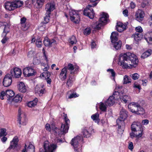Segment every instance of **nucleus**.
Listing matches in <instances>:
<instances>
[{
  "instance_id": "obj_57",
  "label": "nucleus",
  "mask_w": 152,
  "mask_h": 152,
  "mask_svg": "<svg viewBox=\"0 0 152 152\" xmlns=\"http://www.w3.org/2000/svg\"><path fill=\"white\" fill-rule=\"evenodd\" d=\"M3 37V38L2 39L1 42L2 44L5 43L7 40L9 39V38L7 37L6 36H2Z\"/></svg>"
},
{
  "instance_id": "obj_12",
  "label": "nucleus",
  "mask_w": 152,
  "mask_h": 152,
  "mask_svg": "<svg viewBox=\"0 0 152 152\" xmlns=\"http://www.w3.org/2000/svg\"><path fill=\"white\" fill-rule=\"evenodd\" d=\"M17 121L20 125H25L26 124V119L23 113H21L20 109L18 110V118Z\"/></svg>"
},
{
  "instance_id": "obj_55",
  "label": "nucleus",
  "mask_w": 152,
  "mask_h": 152,
  "mask_svg": "<svg viewBox=\"0 0 152 152\" xmlns=\"http://www.w3.org/2000/svg\"><path fill=\"white\" fill-rule=\"evenodd\" d=\"M34 50H31L28 52L27 56L28 57H31L34 56Z\"/></svg>"
},
{
  "instance_id": "obj_34",
  "label": "nucleus",
  "mask_w": 152,
  "mask_h": 152,
  "mask_svg": "<svg viewBox=\"0 0 152 152\" xmlns=\"http://www.w3.org/2000/svg\"><path fill=\"white\" fill-rule=\"evenodd\" d=\"M152 53V50L151 49H148L143 53L141 56V58H145L150 56Z\"/></svg>"
},
{
  "instance_id": "obj_28",
  "label": "nucleus",
  "mask_w": 152,
  "mask_h": 152,
  "mask_svg": "<svg viewBox=\"0 0 152 152\" xmlns=\"http://www.w3.org/2000/svg\"><path fill=\"white\" fill-rule=\"evenodd\" d=\"M69 124H67L65 123V124H62L60 129L61 131V134H64L66 133H67L69 128L68 126Z\"/></svg>"
},
{
  "instance_id": "obj_48",
  "label": "nucleus",
  "mask_w": 152,
  "mask_h": 152,
  "mask_svg": "<svg viewBox=\"0 0 152 152\" xmlns=\"http://www.w3.org/2000/svg\"><path fill=\"white\" fill-rule=\"evenodd\" d=\"M106 103L105 104L103 102H101L99 106V107L101 110L103 111H105L106 110L107 107Z\"/></svg>"
},
{
  "instance_id": "obj_10",
  "label": "nucleus",
  "mask_w": 152,
  "mask_h": 152,
  "mask_svg": "<svg viewBox=\"0 0 152 152\" xmlns=\"http://www.w3.org/2000/svg\"><path fill=\"white\" fill-rule=\"evenodd\" d=\"M80 138L79 136H77L72 140L71 143L73 146L75 152H80L81 151V146L78 144Z\"/></svg>"
},
{
  "instance_id": "obj_37",
  "label": "nucleus",
  "mask_w": 152,
  "mask_h": 152,
  "mask_svg": "<svg viewBox=\"0 0 152 152\" xmlns=\"http://www.w3.org/2000/svg\"><path fill=\"white\" fill-rule=\"evenodd\" d=\"M68 42L71 44L73 45L77 43V40L75 36L73 35L69 38Z\"/></svg>"
},
{
  "instance_id": "obj_50",
  "label": "nucleus",
  "mask_w": 152,
  "mask_h": 152,
  "mask_svg": "<svg viewBox=\"0 0 152 152\" xmlns=\"http://www.w3.org/2000/svg\"><path fill=\"white\" fill-rule=\"evenodd\" d=\"M29 149L31 150L30 151H31V152H34L35 151V148L34 146L31 144L30 143L29 145V146L28 148L27 151L28 150V149ZM28 151H27V152Z\"/></svg>"
},
{
  "instance_id": "obj_32",
  "label": "nucleus",
  "mask_w": 152,
  "mask_h": 152,
  "mask_svg": "<svg viewBox=\"0 0 152 152\" xmlns=\"http://www.w3.org/2000/svg\"><path fill=\"white\" fill-rule=\"evenodd\" d=\"M118 33L117 32H113L111 34L110 39L112 42H114L118 41Z\"/></svg>"
},
{
  "instance_id": "obj_40",
  "label": "nucleus",
  "mask_w": 152,
  "mask_h": 152,
  "mask_svg": "<svg viewBox=\"0 0 152 152\" xmlns=\"http://www.w3.org/2000/svg\"><path fill=\"white\" fill-rule=\"evenodd\" d=\"M99 115L98 113H96L91 115V118L95 122L99 123Z\"/></svg>"
},
{
  "instance_id": "obj_27",
  "label": "nucleus",
  "mask_w": 152,
  "mask_h": 152,
  "mask_svg": "<svg viewBox=\"0 0 152 152\" xmlns=\"http://www.w3.org/2000/svg\"><path fill=\"white\" fill-rule=\"evenodd\" d=\"M18 138L17 137H15L13 140L10 142V145L9 149H11L16 147L18 144Z\"/></svg>"
},
{
  "instance_id": "obj_53",
  "label": "nucleus",
  "mask_w": 152,
  "mask_h": 152,
  "mask_svg": "<svg viewBox=\"0 0 152 152\" xmlns=\"http://www.w3.org/2000/svg\"><path fill=\"white\" fill-rule=\"evenodd\" d=\"M36 44L37 47L39 48L41 47L42 45L41 41L39 40H37L36 42Z\"/></svg>"
},
{
  "instance_id": "obj_18",
  "label": "nucleus",
  "mask_w": 152,
  "mask_h": 152,
  "mask_svg": "<svg viewBox=\"0 0 152 152\" xmlns=\"http://www.w3.org/2000/svg\"><path fill=\"white\" fill-rule=\"evenodd\" d=\"M139 104L137 103L132 102L128 105V108L130 111L133 113L136 114V112L138 110Z\"/></svg>"
},
{
  "instance_id": "obj_14",
  "label": "nucleus",
  "mask_w": 152,
  "mask_h": 152,
  "mask_svg": "<svg viewBox=\"0 0 152 152\" xmlns=\"http://www.w3.org/2000/svg\"><path fill=\"white\" fill-rule=\"evenodd\" d=\"M10 73L11 77L12 76L17 78L20 77L22 72L21 69L19 68L15 67L11 70Z\"/></svg>"
},
{
  "instance_id": "obj_25",
  "label": "nucleus",
  "mask_w": 152,
  "mask_h": 152,
  "mask_svg": "<svg viewBox=\"0 0 152 152\" xmlns=\"http://www.w3.org/2000/svg\"><path fill=\"white\" fill-rule=\"evenodd\" d=\"M18 88L20 92L22 93H25L27 90L26 88L24 83L22 82H19L18 84Z\"/></svg>"
},
{
  "instance_id": "obj_21",
  "label": "nucleus",
  "mask_w": 152,
  "mask_h": 152,
  "mask_svg": "<svg viewBox=\"0 0 152 152\" xmlns=\"http://www.w3.org/2000/svg\"><path fill=\"white\" fill-rule=\"evenodd\" d=\"M13 1H7L5 4V8L11 11L15 9Z\"/></svg>"
},
{
  "instance_id": "obj_51",
  "label": "nucleus",
  "mask_w": 152,
  "mask_h": 152,
  "mask_svg": "<svg viewBox=\"0 0 152 152\" xmlns=\"http://www.w3.org/2000/svg\"><path fill=\"white\" fill-rule=\"evenodd\" d=\"M131 76L133 80H135L138 79L140 75L137 73H135L132 74Z\"/></svg>"
},
{
  "instance_id": "obj_17",
  "label": "nucleus",
  "mask_w": 152,
  "mask_h": 152,
  "mask_svg": "<svg viewBox=\"0 0 152 152\" xmlns=\"http://www.w3.org/2000/svg\"><path fill=\"white\" fill-rule=\"evenodd\" d=\"M34 70L32 68L27 67L25 68L23 70V73L26 77H30L33 76L34 74Z\"/></svg>"
},
{
  "instance_id": "obj_26",
  "label": "nucleus",
  "mask_w": 152,
  "mask_h": 152,
  "mask_svg": "<svg viewBox=\"0 0 152 152\" xmlns=\"http://www.w3.org/2000/svg\"><path fill=\"white\" fill-rule=\"evenodd\" d=\"M67 71L66 69V68H64L61 70L59 75V77L62 80H65L66 78V74Z\"/></svg>"
},
{
  "instance_id": "obj_29",
  "label": "nucleus",
  "mask_w": 152,
  "mask_h": 152,
  "mask_svg": "<svg viewBox=\"0 0 152 152\" xmlns=\"http://www.w3.org/2000/svg\"><path fill=\"white\" fill-rule=\"evenodd\" d=\"M12 100L11 103H9L12 105L14 104V103L20 102L22 100L21 96L19 94L16 95L14 98H12Z\"/></svg>"
},
{
  "instance_id": "obj_15",
  "label": "nucleus",
  "mask_w": 152,
  "mask_h": 152,
  "mask_svg": "<svg viewBox=\"0 0 152 152\" xmlns=\"http://www.w3.org/2000/svg\"><path fill=\"white\" fill-rule=\"evenodd\" d=\"M43 85H37L36 86L35 89V93L38 94L40 96H42L45 93V88Z\"/></svg>"
},
{
  "instance_id": "obj_13",
  "label": "nucleus",
  "mask_w": 152,
  "mask_h": 152,
  "mask_svg": "<svg viewBox=\"0 0 152 152\" xmlns=\"http://www.w3.org/2000/svg\"><path fill=\"white\" fill-rule=\"evenodd\" d=\"M44 44L46 46L52 47L57 44V41L55 39L50 40L48 38H45L43 41Z\"/></svg>"
},
{
  "instance_id": "obj_63",
  "label": "nucleus",
  "mask_w": 152,
  "mask_h": 152,
  "mask_svg": "<svg viewBox=\"0 0 152 152\" xmlns=\"http://www.w3.org/2000/svg\"><path fill=\"white\" fill-rule=\"evenodd\" d=\"M128 148L129 149L131 150H132L133 149V143L132 142H130L129 144Z\"/></svg>"
},
{
  "instance_id": "obj_45",
  "label": "nucleus",
  "mask_w": 152,
  "mask_h": 152,
  "mask_svg": "<svg viewBox=\"0 0 152 152\" xmlns=\"http://www.w3.org/2000/svg\"><path fill=\"white\" fill-rule=\"evenodd\" d=\"M124 83L127 84L131 82L132 80L128 76L126 75L124 77Z\"/></svg>"
},
{
  "instance_id": "obj_52",
  "label": "nucleus",
  "mask_w": 152,
  "mask_h": 152,
  "mask_svg": "<svg viewBox=\"0 0 152 152\" xmlns=\"http://www.w3.org/2000/svg\"><path fill=\"white\" fill-rule=\"evenodd\" d=\"M135 29L136 31V32L142 33V32L143 31V30L141 26H138L136 27Z\"/></svg>"
},
{
  "instance_id": "obj_64",
  "label": "nucleus",
  "mask_w": 152,
  "mask_h": 152,
  "mask_svg": "<svg viewBox=\"0 0 152 152\" xmlns=\"http://www.w3.org/2000/svg\"><path fill=\"white\" fill-rule=\"evenodd\" d=\"M45 128L49 132L51 131V129L50 127V125L48 124H47L45 125Z\"/></svg>"
},
{
  "instance_id": "obj_3",
  "label": "nucleus",
  "mask_w": 152,
  "mask_h": 152,
  "mask_svg": "<svg viewBox=\"0 0 152 152\" xmlns=\"http://www.w3.org/2000/svg\"><path fill=\"white\" fill-rule=\"evenodd\" d=\"M43 146L44 151L42 148H41L39 149V152H54L57 148L56 144H50L49 145L48 141H45Z\"/></svg>"
},
{
  "instance_id": "obj_19",
  "label": "nucleus",
  "mask_w": 152,
  "mask_h": 152,
  "mask_svg": "<svg viewBox=\"0 0 152 152\" xmlns=\"http://www.w3.org/2000/svg\"><path fill=\"white\" fill-rule=\"evenodd\" d=\"M75 79V77L74 75H69V77L66 80V87L69 88L71 87Z\"/></svg>"
},
{
  "instance_id": "obj_41",
  "label": "nucleus",
  "mask_w": 152,
  "mask_h": 152,
  "mask_svg": "<svg viewBox=\"0 0 152 152\" xmlns=\"http://www.w3.org/2000/svg\"><path fill=\"white\" fill-rule=\"evenodd\" d=\"M37 101V99L36 98L34 100L28 102L27 104V105L29 107H34L36 105Z\"/></svg>"
},
{
  "instance_id": "obj_1",
  "label": "nucleus",
  "mask_w": 152,
  "mask_h": 152,
  "mask_svg": "<svg viewBox=\"0 0 152 152\" xmlns=\"http://www.w3.org/2000/svg\"><path fill=\"white\" fill-rule=\"evenodd\" d=\"M55 9V4L54 2L48 3L45 6V10L46 12L45 16L44 17V20L45 24H44L41 27H43L45 29L48 28V25L46 24L49 21L50 16L52 12Z\"/></svg>"
},
{
  "instance_id": "obj_54",
  "label": "nucleus",
  "mask_w": 152,
  "mask_h": 152,
  "mask_svg": "<svg viewBox=\"0 0 152 152\" xmlns=\"http://www.w3.org/2000/svg\"><path fill=\"white\" fill-rule=\"evenodd\" d=\"M121 126L120 128L119 127V125H118V131L119 134H122L124 131L123 128L124 125H122V124H121Z\"/></svg>"
},
{
  "instance_id": "obj_4",
  "label": "nucleus",
  "mask_w": 152,
  "mask_h": 152,
  "mask_svg": "<svg viewBox=\"0 0 152 152\" xmlns=\"http://www.w3.org/2000/svg\"><path fill=\"white\" fill-rule=\"evenodd\" d=\"M128 59L127 54H126V53L121 54L119 56L118 64L120 66H122L123 68H128L129 67L128 66L129 65Z\"/></svg>"
},
{
  "instance_id": "obj_33",
  "label": "nucleus",
  "mask_w": 152,
  "mask_h": 152,
  "mask_svg": "<svg viewBox=\"0 0 152 152\" xmlns=\"http://www.w3.org/2000/svg\"><path fill=\"white\" fill-rule=\"evenodd\" d=\"M134 39L137 41L140 40L142 38V33L135 32L134 34L132 36Z\"/></svg>"
},
{
  "instance_id": "obj_31",
  "label": "nucleus",
  "mask_w": 152,
  "mask_h": 152,
  "mask_svg": "<svg viewBox=\"0 0 152 152\" xmlns=\"http://www.w3.org/2000/svg\"><path fill=\"white\" fill-rule=\"evenodd\" d=\"M147 37H145V39L149 44H152V31L148 32L146 34Z\"/></svg>"
},
{
  "instance_id": "obj_62",
  "label": "nucleus",
  "mask_w": 152,
  "mask_h": 152,
  "mask_svg": "<svg viewBox=\"0 0 152 152\" xmlns=\"http://www.w3.org/2000/svg\"><path fill=\"white\" fill-rule=\"evenodd\" d=\"M64 119L65 123L67 124H69L70 122L69 120L67 118V116L66 114L64 115Z\"/></svg>"
},
{
  "instance_id": "obj_36",
  "label": "nucleus",
  "mask_w": 152,
  "mask_h": 152,
  "mask_svg": "<svg viewBox=\"0 0 152 152\" xmlns=\"http://www.w3.org/2000/svg\"><path fill=\"white\" fill-rule=\"evenodd\" d=\"M114 48L116 50H118L120 49L121 46V41H118L115 42H112Z\"/></svg>"
},
{
  "instance_id": "obj_58",
  "label": "nucleus",
  "mask_w": 152,
  "mask_h": 152,
  "mask_svg": "<svg viewBox=\"0 0 152 152\" xmlns=\"http://www.w3.org/2000/svg\"><path fill=\"white\" fill-rule=\"evenodd\" d=\"M107 72H110L111 73V75L113 77H115V73L114 70L112 69H108L107 70Z\"/></svg>"
},
{
  "instance_id": "obj_11",
  "label": "nucleus",
  "mask_w": 152,
  "mask_h": 152,
  "mask_svg": "<svg viewBox=\"0 0 152 152\" xmlns=\"http://www.w3.org/2000/svg\"><path fill=\"white\" fill-rule=\"evenodd\" d=\"M69 15L71 20L74 23H79L80 18L78 14L75 10H72L70 11Z\"/></svg>"
},
{
  "instance_id": "obj_24",
  "label": "nucleus",
  "mask_w": 152,
  "mask_h": 152,
  "mask_svg": "<svg viewBox=\"0 0 152 152\" xmlns=\"http://www.w3.org/2000/svg\"><path fill=\"white\" fill-rule=\"evenodd\" d=\"M131 128L132 132L136 130H139L142 129L140 124L139 123L136 122L134 123L131 125Z\"/></svg>"
},
{
  "instance_id": "obj_22",
  "label": "nucleus",
  "mask_w": 152,
  "mask_h": 152,
  "mask_svg": "<svg viewBox=\"0 0 152 152\" xmlns=\"http://www.w3.org/2000/svg\"><path fill=\"white\" fill-rule=\"evenodd\" d=\"M126 27V26L121 22L117 23L116 28L117 31L119 32H122L125 30Z\"/></svg>"
},
{
  "instance_id": "obj_38",
  "label": "nucleus",
  "mask_w": 152,
  "mask_h": 152,
  "mask_svg": "<svg viewBox=\"0 0 152 152\" xmlns=\"http://www.w3.org/2000/svg\"><path fill=\"white\" fill-rule=\"evenodd\" d=\"M4 31L2 34V36H6L7 33L10 31V26L8 25H4Z\"/></svg>"
},
{
  "instance_id": "obj_20",
  "label": "nucleus",
  "mask_w": 152,
  "mask_h": 152,
  "mask_svg": "<svg viewBox=\"0 0 152 152\" xmlns=\"http://www.w3.org/2000/svg\"><path fill=\"white\" fill-rule=\"evenodd\" d=\"M139 130H135L132 132L130 134L131 137L132 138L134 137L139 138L141 137L142 136V129Z\"/></svg>"
},
{
  "instance_id": "obj_7",
  "label": "nucleus",
  "mask_w": 152,
  "mask_h": 152,
  "mask_svg": "<svg viewBox=\"0 0 152 152\" xmlns=\"http://www.w3.org/2000/svg\"><path fill=\"white\" fill-rule=\"evenodd\" d=\"M96 4L97 3H95L88 5L83 11L84 15L88 16L90 19H93L94 17V13L91 7L95 6Z\"/></svg>"
},
{
  "instance_id": "obj_43",
  "label": "nucleus",
  "mask_w": 152,
  "mask_h": 152,
  "mask_svg": "<svg viewBox=\"0 0 152 152\" xmlns=\"http://www.w3.org/2000/svg\"><path fill=\"white\" fill-rule=\"evenodd\" d=\"M26 6L28 7H31L33 4H34V0H28L25 2Z\"/></svg>"
},
{
  "instance_id": "obj_47",
  "label": "nucleus",
  "mask_w": 152,
  "mask_h": 152,
  "mask_svg": "<svg viewBox=\"0 0 152 152\" xmlns=\"http://www.w3.org/2000/svg\"><path fill=\"white\" fill-rule=\"evenodd\" d=\"M83 134L84 137L88 138L90 136V134L88 132V130L86 129L83 130Z\"/></svg>"
},
{
  "instance_id": "obj_60",
  "label": "nucleus",
  "mask_w": 152,
  "mask_h": 152,
  "mask_svg": "<svg viewBox=\"0 0 152 152\" xmlns=\"http://www.w3.org/2000/svg\"><path fill=\"white\" fill-rule=\"evenodd\" d=\"M28 28V26H26L24 23L22 24L21 28L23 30H26Z\"/></svg>"
},
{
  "instance_id": "obj_44",
  "label": "nucleus",
  "mask_w": 152,
  "mask_h": 152,
  "mask_svg": "<svg viewBox=\"0 0 152 152\" xmlns=\"http://www.w3.org/2000/svg\"><path fill=\"white\" fill-rule=\"evenodd\" d=\"M121 101L125 103L127 102L128 101H129V97L128 95H125L123 96L122 97H120Z\"/></svg>"
},
{
  "instance_id": "obj_46",
  "label": "nucleus",
  "mask_w": 152,
  "mask_h": 152,
  "mask_svg": "<svg viewBox=\"0 0 152 152\" xmlns=\"http://www.w3.org/2000/svg\"><path fill=\"white\" fill-rule=\"evenodd\" d=\"M144 113V110L140 105L138 106V110L136 114H142Z\"/></svg>"
},
{
  "instance_id": "obj_16",
  "label": "nucleus",
  "mask_w": 152,
  "mask_h": 152,
  "mask_svg": "<svg viewBox=\"0 0 152 152\" xmlns=\"http://www.w3.org/2000/svg\"><path fill=\"white\" fill-rule=\"evenodd\" d=\"M12 77L9 74H7L5 75L3 81V84L5 87H7L11 85L12 82Z\"/></svg>"
},
{
  "instance_id": "obj_5",
  "label": "nucleus",
  "mask_w": 152,
  "mask_h": 152,
  "mask_svg": "<svg viewBox=\"0 0 152 152\" xmlns=\"http://www.w3.org/2000/svg\"><path fill=\"white\" fill-rule=\"evenodd\" d=\"M122 88V86H118L116 87L115 91L113 93V95L110 96L107 100V101L105 102L106 104L108 106H112L115 103V99L113 95H119L120 93V90Z\"/></svg>"
},
{
  "instance_id": "obj_59",
  "label": "nucleus",
  "mask_w": 152,
  "mask_h": 152,
  "mask_svg": "<svg viewBox=\"0 0 152 152\" xmlns=\"http://www.w3.org/2000/svg\"><path fill=\"white\" fill-rule=\"evenodd\" d=\"M79 95L76 93H73L70 95L69 96V98H75L78 96Z\"/></svg>"
},
{
  "instance_id": "obj_9",
  "label": "nucleus",
  "mask_w": 152,
  "mask_h": 152,
  "mask_svg": "<svg viewBox=\"0 0 152 152\" xmlns=\"http://www.w3.org/2000/svg\"><path fill=\"white\" fill-rule=\"evenodd\" d=\"M126 53L127 54L129 65L131 66L135 67V65H137L138 61L137 57L134 54L130 53Z\"/></svg>"
},
{
  "instance_id": "obj_6",
  "label": "nucleus",
  "mask_w": 152,
  "mask_h": 152,
  "mask_svg": "<svg viewBox=\"0 0 152 152\" xmlns=\"http://www.w3.org/2000/svg\"><path fill=\"white\" fill-rule=\"evenodd\" d=\"M102 16L99 18L98 22L96 23L94 28L99 29L103 26L104 23L107 22V18L109 17L108 15L105 13L103 12Z\"/></svg>"
},
{
  "instance_id": "obj_61",
  "label": "nucleus",
  "mask_w": 152,
  "mask_h": 152,
  "mask_svg": "<svg viewBox=\"0 0 152 152\" xmlns=\"http://www.w3.org/2000/svg\"><path fill=\"white\" fill-rule=\"evenodd\" d=\"M123 14L125 17H127L128 15V10L125 9L123 11Z\"/></svg>"
},
{
  "instance_id": "obj_2",
  "label": "nucleus",
  "mask_w": 152,
  "mask_h": 152,
  "mask_svg": "<svg viewBox=\"0 0 152 152\" xmlns=\"http://www.w3.org/2000/svg\"><path fill=\"white\" fill-rule=\"evenodd\" d=\"M14 95V93L13 91L10 90L5 91H2L0 93V98L3 100L4 98L7 99V102L10 103L12 100V98Z\"/></svg>"
},
{
  "instance_id": "obj_30",
  "label": "nucleus",
  "mask_w": 152,
  "mask_h": 152,
  "mask_svg": "<svg viewBox=\"0 0 152 152\" xmlns=\"http://www.w3.org/2000/svg\"><path fill=\"white\" fill-rule=\"evenodd\" d=\"M64 68H66V69L67 71V69L70 71V75H73L74 74V71H73L75 69V67L72 64L69 63L67 66H65Z\"/></svg>"
},
{
  "instance_id": "obj_35",
  "label": "nucleus",
  "mask_w": 152,
  "mask_h": 152,
  "mask_svg": "<svg viewBox=\"0 0 152 152\" xmlns=\"http://www.w3.org/2000/svg\"><path fill=\"white\" fill-rule=\"evenodd\" d=\"M34 4L37 8H39L42 7L44 0H34Z\"/></svg>"
},
{
  "instance_id": "obj_49",
  "label": "nucleus",
  "mask_w": 152,
  "mask_h": 152,
  "mask_svg": "<svg viewBox=\"0 0 152 152\" xmlns=\"http://www.w3.org/2000/svg\"><path fill=\"white\" fill-rule=\"evenodd\" d=\"M91 29L90 28H87L83 31V33L85 35H88L90 34Z\"/></svg>"
},
{
  "instance_id": "obj_56",
  "label": "nucleus",
  "mask_w": 152,
  "mask_h": 152,
  "mask_svg": "<svg viewBox=\"0 0 152 152\" xmlns=\"http://www.w3.org/2000/svg\"><path fill=\"white\" fill-rule=\"evenodd\" d=\"M6 135L5 129H1L0 132V136H4Z\"/></svg>"
},
{
  "instance_id": "obj_39",
  "label": "nucleus",
  "mask_w": 152,
  "mask_h": 152,
  "mask_svg": "<svg viewBox=\"0 0 152 152\" xmlns=\"http://www.w3.org/2000/svg\"><path fill=\"white\" fill-rule=\"evenodd\" d=\"M15 9L21 7L23 4V2L20 0L13 1Z\"/></svg>"
},
{
  "instance_id": "obj_42",
  "label": "nucleus",
  "mask_w": 152,
  "mask_h": 152,
  "mask_svg": "<svg viewBox=\"0 0 152 152\" xmlns=\"http://www.w3.org/2000/svg\"><path fill=\"white\" fill-rule=\"evenodd\" d=\"M55 134L56 135L60 136L62 135L61 134V131L60 129H59L55 127L52 128Z\"/></svg>"
},
{
  "instance_id": "obj_8",
  "label": "nucleus",
  "mask_w": 152,
  "mask_h": 152,
  "mask_svg": "<svg viewBox=\"0 0 152 152\" xmlns=\"http://www.w3.org/2000/svg\"><path fill=\"white\" fill-rule=\"evenodd\" d=\"M128 116L127 112L124 109L122 108L120 112V117L116 121L118 125L119 128L121 127V124L122 125H124V120L126 119Z\"/></svg>"
},
{
  "instance_id": "obj_23",
  "label": "nucleus",
  "mask_w": 152,
  "mask_h": 152,
  "mask_svg": "<svg viewBox=\"0 0 152 152\" xmlns=\"http://www.w3.org/2000/svg\"><path fill=\"white\" fill-rule=\"evenodd\" d=\"M144 12L141 10H139L136 12L135 18L137 20H142L144 18Z\"/></svg>"
}]
</instances>
